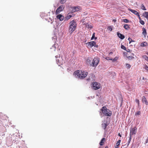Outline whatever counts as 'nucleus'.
Wrapping results in <instances>:
<instances>
[{"mask_svg": "<svg viewBox=\"0 0 148 148\" xmlns=\"http://www.w3.org/2000/svg\"><path fill=\"white\" fill-rule=\"evenodd\" d=\"M77 24L74 20L71 21L69 23V33L71 34L76 29Z\"/></svg>", "mask_w": 148, "mask_h": 148, "instance_id": "f03ea898", "label": "nucleus"}, {"mask_svg": "<svg viewBox=\"0 0 148 148\" xmlns=\"http://www.w3.org/2000/svg\"><path fill=\"white\" fill-rule=\"evenodd\" d=\"M95 43L94 41H91L90 42H88L86 44L88 45V46H90V47H91L93 46V44Z\"/></svg>", "mask_w": 148, "mask_h": 148, "instance_id": "ddd939ff", "label": "nucleus"}, {"mask_svg": "<svg viewBox=\"0 0 148 148\" xmlns=\"http://www.w3.org/2000/svg\"><path fill=\"white\" fill-rule=\"evenodd\" d=\"M128 40L129 41V43H130L132 42H134V41L131 38L129 37Z\"/></svg>", "mask_w": 148, "mask_h": 148, "instance_id": "cd10ccee", "label": "nucleus"}, {"mask_svg": "<svg viewBox=\"0 0 148 148\" xmlns=\"http://www.w3.org/2000/svg\"><path fill=\"white\" fill-rule=\"evenodd\" d=\"M126 50V51L127 52H130V49H127V50Z\"/></svg>", "mask_w": 148, "mask_h": 148, "instance_id": "a18cd8bd", "label": "nucleus"}, {"mask_svg": "<svg viewBox=\"0 0 148 148\" xmlns=\"http://www.w3.org/2000/svg\"><path fill=\"white\" fill-rule=\"evenodd\" d=\"M95 37V33H94L92 34V36L91 38V40L93 39Z\"/></svg>", "mask_w": 148, "mask_h": 148, "instance_id": "ea45409f", "label": "nucleus"}, {"mask_svg": "<svg viewBox=\"0 0 148 148\" xmlns=\"http://www.w3.org/2000/svg\"><path fill=\"white\" fill-rule=\"evenodd\" d=\"M94 38L95 39H97V37H95Z\"/></svg>", "mask_w": 148, "mask_h": 148, "instance_id": "603ef678", "label": "nucleus"}, {"mask_svg": "<svg viewBox=\"0 0 148 148\" xmlns=\"http://www.w3.org/2000/svg\"><path fill=\"white\" fill-rule=\"evenodd\" d=\"M143 15L148 20V12H145L143 14Z\"/></svg>", "mask_w": 148, "mask_h": 148, "instance_id": "2eb2a0df", "label": "nucleus"}, {"mask_svg": "<svg viewBox=\"0 0 148 148\" xmlns=\"http://www.w3.org/2000/svg\"><path fill=\"white\" fill-rule=\"evenodd\" d=\"M143 57L145 59V60H148V57L146 55L143 56Z\"/></svg>", "mask_w": 148, "mask_h": 148, "instance_id": "c85d7f7f", "label": "nucleus"}, {"mask_svg": "<svg viewBox=\"0 0 148 148\" xmlns=\"http://www.w3.org/2000/svg\"><path fill=\"white\" fill-rule=\"evenodd\" d=\"M92 88L94 90H97L100 88V84L99 83L96 82H93L92 83Z\"/></svg>", "mask_w": 148, "mask_h": 148, "instance_id": "423d86ee", "label": "nucleus"}, {"mask_svg": "<svg viewBox=\"0 0 148 148\" xmlns=\"http://www.w3.org/2000/svg\"><path fill=\"white\" fill-rule=\"evenodd\" d=\"M130 141H131L130 140H129L128 141V144H129L130 143Z\"/></svg>", "mask_w": 148, "mask_h": 148, "instance_id": "8fccbe9b", "label": "nucleus"}, {"mask_svg": "<svg viewBox=\"0 0 148 148\" xmlns=\"http://www.w3.org/2000/svg\"><path fill=\"white\" fill-rule=\"evenodd\" d=\"M137 15L138 16V17L139 18V19L140 20V21L141 20V18H140V15L138 13V14H137Z\"/></svg>", "mask_w": 148, "mask_h": 148, "instance_id": "37998d69", "label": "nucleus"}, {"mask_svg": "<svg viewBox=\"0 0 148 148\" xmlns=\"http://www.w3.org/2000/svg\"><path fill=\"white\" fill-rule=\"evenodd\" d=\"M140 114V111H138L135 113V115L136 116L139 115Z\"/></svg>", "mask_w": 148, "mask_h": 148, "instance_id": "7c9ffc66", "label": "nucleus"}, {"mask_svg": "<svg viewBox=\"0 0 148 148\" xmlns=\"http://www.w3.org/2000/svg\"><path fill=\"white\" fill-rule=\"evenodd\" d=\"M136 102L138 103V106H139V100L138 99H136Z\"/></svg>", "mask_w": 148, "mask_h": 148, "instance_id": "58836bf2", "label": "nucleus"}, {"mask_svg": "<svg viewBox=\"0 0 148 148\" xmlns=\"http://www.w3.org/2000/svg\"><path fill=\"white\" fill-rule=\"evenodd\" d=\"M116 21V20L115 19H113V22H115Z\"/></svg>", "mask_w": 148, "mask_h": 148, "instance_id": "49530a36", "label": "nucleus"}, {"mask_svg": "<svg viewBox=\"0 0 148 148\" xmlns=\"http://www.w3.org/2000/svg\"><path fill=\"white\" fill-rule=\"evenodd\" d=\"M137 15L138 16V17L139 18V19L140 20V21L141 20V18H140V15L138 13V14H137Z\"/></svg>", "mask_w": 148, "mask_h": 148, "instance_id": "79ce46f5", "label": "nucleus"}, {"mask_svg": "<svg viewBox=\"0 0 148 148\" xmlns=\"http://www.w3.org/2000/svg\"><path fill=\"white\" fill-rule=\"evenodd\" d=\"M71 17H72L71 15H68L67 16H66V19L67 20H68L69 19H70Z\"/></svg>", "mask_w": 148, "mask_h": 148, "instance_id": "5701e85b", "label": "nucleus"}, {"mask_svg": "<svg viewBox=\"0 0 148 148\" xmlns=\"http://www.w3.org/2000/svg\"><path fill=\"white\" fill-rule=\"evenodd\" d=\"M106 139L104 138H103L102 139L101 142L99 143V144L100 145H103V144L104 142L105 141Z\"/></svg>", "mask_w": 148, "mask_h": 148, "instance_id": "f3484780", "label": "nucleus"}, {"mask_svg": "<svg viewBox=\"0 0 148 148\" xmlns=\"http://www.w3.org/2000/svg\"><path fill=\"white\" fill-rule=\"evenodd\" d=\"M127 58L129 60H132L134 58V57L132 56H129L127 57Z\"/></svg>", "mask_w": 148, "mask_h": 148, "instance_id": "c756f323", "label": "nucleus"}, {"mask_svg": "<svg viewBox=\"0 0 148 148\" xmlns=\"http://www.w3.org/2000/svg\"><path fill=\"white\" fill-rule=\"evenodd\" d=\"M56 61L58 64L62 65L63 63V60H62V58L60 56L58 58H57L56 56Z\"/></svg>", "mask_w": 148, "mask_h": 148, "instance_id": "0eeeda50", "label": "nucleus"}, {"mask_svg": "<svg viewBox=\"0 0 148 148\" xmlns=\"http://www.w3.org/2000/svg\"><path fill=\"white\" fill-rule=\"evenodd\" d=\"M133 135H130V138H129V140H131V139H132V136Z\"/></svg>", "mask_w": 148, "mask_h": 148, "instance_id": "c03bdc74", "label": "nucleus"}, {"mask_svg": "<svg viewBox=\"0 0 148 148\" xmlns=\"http://www.w3.org/2000/svg\"><path fill=\"white\" fill-rule=\"evenodd\" d=\"M63 6L61 5L56 10L55 13L56 15L58 14V13L63 10Z\"/></svg>", "mask_w": 148, "mask_h": 148, "instance_id": "6e6552de", "label": "nucleus"}, {"mask_svg": "<svg viewBox=\"0 0 148 148\" xmlns=\"http://www.w3.org/2000/svg\"><path fill=\"white\" fill-rule=\"evenodd\" d=\"M57 19H59L60 21H63L64 19V17L61 14H59L56 16Z\"/></svg>", "mask_w": 148, "mask_h": 148, "instance_id": "9b49d317", "label": "nucleus"}, {"mask_svg": "<svg viewBox=\"0 0 148 148\" xmlns=\"http://www.w3.org/2000/svg\"><path fill=\"white\" fill-rule=\"evenodd\" d=\"M86 27L87 28H90V29H91L92 27L91 25H90L88 23L86 24Z\"/></svg>", "mask_w": 148, "mask_h": 148, "instance_id": "4be33fe9", "label": "nucleus"}, {"mask_svg": "<svg viewBox=\"0 0 148 148\" xmlns=\"http://www.w3.org/2000/svg\"><path fill=\"white\" fill-rule=\"evenodd\" d=\"M117 34L118 36L121 39L123 40L125 38V36L119 33V32L117 33Z\"/></svg>", "mask_w": 148, "mask_h": 148, "instance_id": "9d476101", "label": "nucleus"}, {"mask_svg": "<svg viewBox=\"0 0 148 148\" xmlns=\"http://www.w3.org/2000/svg\"><path fill=\"white\" fill-rule=\"evenodd\" d=\"M137 128L136 127L131 129L130 130V135H133L135 134L137 132Z\"/></svg>", "mask_w": 148, "mask_h": 148, "instance_id": "1a4fd4ad", "label": "nucleus"}, {"mask_svg": "<svg viewBox=\"0 0 148 148\" xmlns=\"http://www.w3.org/2000/svg\"><path fill=\"white\" fill-rule=\"evenodd\" d=\"M70 10L72 12H76L79 11L81 10V8L79 6H77L76 7H71L70 8Z\"/></svg>", "mask_w": 148, "mask_h": 148, "instance_id": "39448f33", "label": "nucleus"}, {"mask_svg": "<svg viewBox=\"0 0 148 148\" xmlns=\"http://www.w3.org/2000/svg\"><path fill=\"white\" fill-rule=\"evenodd\" d=\"M143 35H145L146 34H147V32H146V29L144 28H143Z\"/></svg>", "mask_w": 148, "mask_h": 148, "instance_id": "b1692460", "label": "nucleus"}, {"mask_svg": "<svg viewBox=\"0 0 148 148\" xmlns=\"http://www.w3.org/2000/svg\"><path fill=\"white\" fill-rule=\"evenodd\" d=\"M91 58H88L87 60V61L88 62H91Z\"/></svg>", "mask_w": 148, "mask_h": 148, "instance_id": "a19ab883", "label": "nucleus"}, {"mask_svg": "<svg viewBox=\"0 0 148 148\" xmlns=\"http://www.w3.org/2000/svg\"><path fill=\"white\" fill-rule=\"evenodd\" d=\"M121 140H119L116 143V145L115 146V148H119V146L120 145V143L121 142Z\"/></svg>", "mask_w": 148, "mask_h": 148, "instance_id": "dca6fc26", "label": "nucleus"}, {"mask_svg": "<svg viewBox=\"0 0 148 148\" xmlns=\"http://www.w3.org/2000/svg\"><path fill=\"white\" fill-rule=\"evenodd\" d=\"M94 43H95L93 44V45H94L93 46H94V47H95L98 48V45H97L96 42H94Z\"/></svg>", "mask_w": 148, "mask_h": 148, "instance_id": "c9c22d12", "label": "nucleus"}, {"mask_svg": "<svg viewBox=\"0 0 148 148\" xmlns=\"http://www.w3.org/2000/svg\"><path fill=\"white\" fill-rule=\"evenodd\" d=\"M99 61V59L97 57L95 58L90 65L93 67H96L98 64Z\"/></svg>", "mask_w": 148, "mask_h": 148, "instance_id": "20e7f679", "label": "nucleus"}, {"mask_svg": "<svg viewBox=\"0 0 148 148\" xmlns=\"http://www.w3.org/2000/svg\"><path fill=\"white\" fill-rule=\"evenodd\" d=\"M124 27L127 30L129 29L130 27L129 26V25L127 24H125L124 25Z\"/></svg>", "mask_w": 148, "mask_h": 148, "instance_id": "6ab92c4d", "label": "nucleus"}, {"mask_svg": "<svg viewBox=\"0 0 148 148\" xmlns=\"http://www.w3.org/2000/svg\"><path fill=\"white\" fill-rule=\"evenodd\" d=\"M143 79L144 80L145 79H146L144 77H143Z\"/></svg>", "mask_w": 148, "mask_h": 148, "instance_id": "3c124183", "label": "nucleus"}, {"mask_svg": "<svg viewBox=\"0 0 148 148\" xmlns=\"http://www.w3.org/2000/svg\"><path fill=\"white\" fill-rule=\"evenodd\" d=\"M121 48L123 49L126 50L125 47L124 45H121Z\"/></svg>", "mask_w": 148, "mask_h": 148, "instance_id": "72a5a7b5", "label": "nucleus"}, {"mask_svg": "<svg viewBox=\"0 0 148 148\" xmlns=\"http://www.w3.org/2000/svg\"><path fill=\"white\" fill-rule=\"evenodd\" d=\"M101 110L102 113L106 116H110L112 115V112L108 109L106 106L102 107Z\"/></svg>", "mask_w": 148, "mask_h": 148, "instance_id": "7ed1b4c3", "label": "nucleus"}, {"mask_svg": "<svg viewBox=\"0 0 148 148\" xmlns=\"http://www.w3.org/2000/svg\"><path fill=\"white\" fill-rule=\"evenodd\" d=\"M140 22L142 25H143L145 24V23H144V21H143L142 20H141L140 21Z\"/></svg>", "mask_w": 148, "mask_h": 148, "instance_id": "f704fd0d", "label": "nucleus"}, {"mask_svg": "<svg viewBox=\"0 0 148 148\" xmlns=\"http://www.w3.org/2000/svg\"><path fill=\"white\" fill-rule=\"evenodd\" d=\"M144 69H145V70L148 71V66L147 65H145Z\"/></svg>", "mask_w": 148, "mask_h": 148, "instance_id": "4c0bfd02", "label": "nucleus"}, {"mask_svg": "<svg viewBox=\"0 0 148 148\" xmlns=\"http://www.w3.org/2000/svg\"><path fill=\"white\" fill-rule=\"evenodd\" d=\"M66 0H60V3L62 4H64L66 2Z\"/></svg>", "mask_w": 148, "mask_h": 148, "instance_id": "393cba45", "label": "nucleus"}, {"mask_svg": "<svg viewBox=\"0 0 148 148\" xmlns=\"http://www.w3.org/2000/svg\"><path fill=\"white\" fill-rule=\"evenodd\" d=\"M141 8L143 10H146V9L145 8V6L143 4H142L141 6Z\"/></svg>", "mask_w": 148, "mask_h": 148, "instance_id": "a878e982", "label": "nucleus"}, {"mask_svg": "<svg viewBox=\"0 0 148 148\" xmlns=\"http://www.w3.org/2000/svg\"><path fill=\"white\" fill-rule=\"evenodd\" d=\"M113 53V52H110L109 53V54L110 55L111 54H112Z\"/></svg>", "mask_w": 148, "mask_h": 148, "instance_id": "de8ad7c7", "label": "nucleus"}, {"mask_svg": "<svg viewBox=\"0 0 148 148\" xmlns=\"http://www.w3.org/2000/svg\"><path fill=\"white\" fill-rule=\"evenodd\" d=\"M105 148H108V147L106 146V147Z\"/></svg>", "mask_w": 148, "mask_h": 148, "instance_id": "864d4df0", "label": "nucleus"}, {"mask_svg": "<svg viewBox=\"0 0 148 148\" xmlns=\"http://www.w3.org/2000/svg\"><path fill=\"white\" fill-rule=\"evenodd\" d=\"M123 22L125 23H127L129 22V20L126 19H123Z\"/></svg>", "mask_w": 148, "mask_h": 148, "instance_id": "2f4dec72", "label": "nucleus"}, {"mask_svg": "<svg viewBox=\"0 0 148 148\" xmlns=\"http://www.w3.org/2000/svg\"><path fill=\"white\" fill-rule=\"evenodd\" d=\"M108 29L110 31H111L112 30V28L111 26H110L108 27Z\"/></svg>", "mask_w": 148, "mask_h": 148, "instance_id": "473e14b6", "label": "nucleus"}, {"mask_svg": "<svg viewBox=\"0 0 148 148\" xmlns=\"http://www.w3.org/2000/svg\"><path fill=\"white\" fill-rule=\"evenodd\" d=\"M130 11L136 15L138 14L139 13L137 11L132 9H130Z\"/></svg>", "mask_w": 148, "mask_h": 148, "instance_id": "a211bd4d", "label": "nucleus"}, {"mask_svg": "<svg viewBox=\"0 0 148 148\" xmlns=\"http://www.w3.org/2000/svg\"><path fill=\"white\" fill-rule=\"evenodd\" d=\"M118 135L120 136V137H121V135L120 134V133H119V134H118Z\"/></svg>", "mask_w": 148, "mask_h": 148, "instance_id": "09e8293b", "label": "nucleus"}, {"mask_svg": "<svg viewBox=\"0 0 148 148\" xmlns=\"http://www.w3.org/2000/svg\"><path fill=\"white\" fill-rule=\"evenodd\" d=\"M118 57L117 56H116L114 59H112V60L113 62H116L118 60Z\"/></svg>", "mask_w": 148, "mask_h": 148, "instance_id": "412c9836", "label": "nucleus"}, {"mask_svg": "<svg viewBox=\"0 0 148 148\" xmlns=\"http://www.w3.org/2000/svg\"><path fill=\"white\" fill-rule=\"evenodd\" d=\"M125 65L127 69H129L131 67V65L129 64L126 63Z\"/></svg>", "mask_w": 148, "mask_h": 148, "instance_id": "bb28decb", "label": "nucleus"}, {"mask_svg": "<svg viewBox=\"0 0 148 148\" xmlns=\"http://www.w3.org/2000/svg\"><path fill=\"white\" fill-rule=\"evenodd\" d=\"M108 126V125L107 123H104L102 124V126L104 130L105 131H106V127Z\"/></svg>", "mask_w": 148, "mask_h": 148, "instance_id": "4468645a", "label": "nucleus"}, {"mask_svg": "<svg viewBox=\"0 0 148 148\" xmlns=\"http://www.w3.org/2000/svg\"><path fill=\"white\" fill-rule=\"evenodd\" d=\"M76 77L79 78L80 79H82L88 75V73L85 71H80L79 70L75 71L74 73Z\"/></svg>", "mask_w": 148, "mask_h": 148, "instance_id": "f257e3e1", "label": "nucleus"}, {"mask_svg": "<svg viewBox=\"0 0 148 148\" xmlns=\"http://www.w3.org/2000/svg\"><path fill=\"white\" fill-rule=\"evenodd\" d=\"M107 60H112V58H110L109 57H106L105 58Z\"/></svg>", "mask_w": 148, "mask_h": 148, "instance_id": "e433bc0d", "label": "nucleus"}, {"mask_svg": "<svg viewBox=\"0 0 148 148\" xmlns=\"http://www.w3.org/2000/svg\"><path fill=\"white\" fill-rule=\"evenodd\" d=\"M142 102L143 103H145L146 105H148L147 101L145 97V96H143L142 98Z\"/></svg>", "mask_w": 148, "mask_h": 148, "instance_id": "f8f14e48", "label": "nucleus"}, {"mask_svg": "<svg viewBox=\"0 0 148 148\" xmlns=\"http://www.w3.org/2000/svg\"><path fill=\"white\" fill-rule=\"evenodd\" d=\"M147 45V43L146 42H144L141 43L140 44V46L143 47H146Z\"/></svg>", "mask_w": 148, "mask_h": 148, "instance_id": "aec40b11", "label": "nucleus"}]
</instances>
